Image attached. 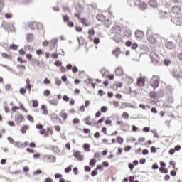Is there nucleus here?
I'll return each mask as SVG.
<instances>
[{"mask_svg":"<svg viewBox=\"0 0 182 182\" xmlns=\"http://www.w3.org/2000/svg\"><path fill=\"white\" fill-rule=\"evenodd\" d=\"M36 128L40 130L39 134L44 136V137H49L50 135L52 136L53 134V131L51 128L43 129L42 124L36 125Z\"/></svg>","mask_w":182,"mask_h":182,"instance_id":"f03ea898","label":"nucleus"},{"mask_svg":"<svg viewBox=\"0 0 182 182\" xmlns=\"http://www.w3.org/2000/svg\"><path fill=\"white\" fill-rule=\"evenodd\" d=\"M97 21L103 22V21H105L106 18L103 14H97Z\"/></svg>","mask_w":182,"mask_h":182,"instance_id":"bb28decb","label":"nucleus"},{"mask_svg":"<svg viewBox=\"0 0 182 182\" xmlns=\"http://www.w3.org/2000/svg\"><path fill=\"white\" fill-rule=\"evenodd\" d=\"M43 83H44V85H50V80L49 79H48L47 77H46L44 79V81H43Z\"/></svg>","mask_w":182,"mask_h":182,"instance_id":"ea45409f","label":"nucleus"},{"mask_svg":"<svg viewBox=\"0 0 182 182\" xmlns=\"http://www.w3.org/2000/svg\"><path fill=\"white\" fill-rule=\"evenodd\" d=\"M17 68L18 70H20V72H18V75H23V71L26 70V66L21 64V65H18Z\"/></svg>","mask_w":182,"mask_h":182,"instance_id":"6ab92c4d","label":"nucleus"},{"mask_svg":"<svg viewBox=\"0 0 182 182\" xmlns=\"http://www.w3.org/2000/svg\"><path fill=\"white\" fill-rule=\"evenodd\" d=\"M73 156L77 161H82L83 160V155L80 151H74Z\"/></svg>","mask_w":182,"mask_h":182,"instance_id":"6e6552de","label":"nucleus"},{"mask_svg":"<svg viewBox=\"0 0 182 182\" xmlns=\"http://www.w3.org/2000/svg\"><path fill=\"white\" fill-rule=\"evenodd\" d=\"M63 20L65 22H70V17H68L67 15L63 16Z\"/></svg>","mask_w":182,"mask_h":182,"instance_id":"de8ad7c7","label":"nucleus"},{"mask_svg":"<svg viewBox=\"0 0 182 182\" xmlns=\"http://www.w3.org/2000/svg\"><path fill=\"white\" fill-rule=\"evenodd\" d=\"M36 55H38V56H41V55H42L44 54L43 51L41 49L37 50L36 51Z\"/></svg>","mask_w":182,"mask_h":182,"instance_id":"c03bdc74","label":"nucleus"},{"mask_svg":"<svg viewBox=\"0 0 182 182\" xmlns=\"http://www.w3.org/2000/svg\"><path fill=\"white\" fill-rule=\"evenodd\" d=\"M4 25H6L7 26H9V28H7L6 29L9 30V32H14V25H12L11 23H4L3 24V26Z\"/></svg>","mask_w":182,"mask_h":182,"instance_id":"b1692460","label":"nucleus"},{"mask_svg":"<svg viewBox=\"0 0 182 182\" xmlns=\"http://www.w3.org/2000/svg\"><path fill=\"white\" fill-rule=\"evenodd\" d=\"M4 17L6 18H12V14L11 13H7L6 14H4Z\"/></svg>","mask_w":182,"mask_h":182,"instance_id":"864d4df0","label":"nucleus"},{"mask_svg":"<svg viewBox=\"0 0 182 182\" xmlns=\"http://www.w3.org/2000/svg\"><path fill=\"white\" fill-rule=\"evenodd\" d=\"M120 48H117L112 51V55H114L116 58H118L119 55H120Z\"/></svg>","mask_w":182,"mask_h":182,"instance_id":"c85d7f7f","label":"nucleus"},{"mask_svg":"<svg viewBox=\"0 0 182 182\" xmlns=\"http://www.w3.org/2000/svg\"><path fill=\"white\" fill-rule=\"evenodd\" d=\"M20 108L21 110H23L24 112L27 113L28 111L27 109L25 108V107L23 106V105L22 103H20V107H18Z\"/></svg>","mask_w":182,"mask_h":182,"instance_id":"37998d69","label":"nucleus"},{"mask_svg":"<svg viewBox=\"0 0 182 182\" xmlns=\"http://www.w3.org/2000/svg\"><path fill=\"white\" fill-rule=\"evenodd\" d=\"M66 23H68V26L69 28H73L74 23L73 21H67Z\"/></svg>","mask_w":182,"mask_h":182,"instance_id":"680f3d73","label":"nucleus"},{"mask_svg":"<svg viewBox=\"0 0 182 182\" xmlns=\"http://www.w3.org/2000/svg\"><path fill=\"white\" fill-rule=\"evenodd\" d=\"M114 73H115L116 76L122 77L124 75V72L122 67H118L117 68L115 69Z\"/></svg>","mask_w":182,"mask_h":182,"instance_id":"9b49d317","label":"nucleus"},{"mask_svg":"<svg viewBox=\"0 0 182 182\" xmlns=\"http://www.w3.org/2000/svg\"><path fill=\"white\" fill-rule=\"evenodd\" d=\"M80 23L85 26H88L90 25V21H88V20L85 18H82L80 19Z\"/></svg>","mask_w":182,"mask_h":182,"instance_id":"4be33fe9","label":"nucleus"},{"mask_svg":"<svg viewBox=\"0 0 182 182\" xmlns=\"http://www.w3.org/2000/svg\"><path fill=\"white\" fill-rule=\"evenodd\" d=\"M109 76V70H106L104 72V73L102 74V77H107Z\"/></svg>","mask_w":182,"mask_h":182,"instance_id":"09e8293b","label":"nucleus"},{"mask_svg":"<svg viewBox=\"0 0 182 182\" xmlns=\"http://www.w3.org/2000/svg\"><path fill=\"white\" fill-rule=\"evenodd\" d=\"M28 129H29L28 125H23V127H21V133L25 134L26 133V130H28Z\"/></svg>","mask_w":182,"mask_h":182,"instance_id":"c756f323","label":"nucleus"},{"mask_svg":"<svg viewBox=\"0 0 182 182\" xmlns=\"http://www.w3.org/2000/svg\"><path fill=\"white\" fill-rule=\"evenodd\" d=\"M32 107L33 108H37L38 107V102L37 100H32Z\"/></svg>","mask_w":182,"mask_h":182,"instance_id":"f704fd0d","label":"nucleus"},{"mask_svg":"<svg viewBox=\"0 0 182 182\" xmlns=\"http://www.w3.org/2000/svg\"><path fill=\"white\" fill-rule=\"evenodd\" d=\"M126 79H127V81L128 82V83L131 84L133 82V80L131 77H127Z\"/></svg>","mask_w":182,"mask_h":182,"instance_id":"69168bd1","label":"nucleus"},{"mask_svg":"<svg viewBox=\"0 0 182 182\" xmlns=\"http://www.w3.org/2000/svg\"><path fill=\"white\" fill-rule=\"evenodd\" d=\"M15 120L18 124L21 123L23 121V115L18 113L17 115H16Z\"/></svg>","mask_w":182,"mask_h":182,"instance_id":"dca6fc26","label":"nucleus"},{"mask_svg":"<svg viewBox=\"0 0 182 182\" xmlns=\"http://www.w3.org/2000/svg\"><path fill=\"white\" fill-rule=\"evenodd\" d=\"M148 4L151 8H156L158 6V3L154 0H149Z\"/></svg>","mask_w":182,"mask_h":182,"instance_id":"aec40b11","label":"nucleus"},{"mask_svg":"<svg viewBox=\"0 0 182 182\" xmlns=\"http://www.w3.org/2000/svg\"><path fill=\"white\" fill-rule=\"evenodd\" d=\"M43 95H44L45 97H49L50 95V91L49 90H46L44 92H43Z\"/></svg>","mask_w":182,"mask_h":182,"instance_id":"58836bf2","label":"nucleus"},{"mask_svg":"<svg viewBox=\"0 0 182 182\" xmlns=\"http://www.w3.org/2000/svg\"><path fill=\"white\" fill-rule=\"evenodd\" d=\"M58 39L54 38L51 40V43H53V46H55L58 44Z\"/></svg>","mask_w":182,"mask_h":182,"instance_id":"338daca9","label":"nucleus"},{"mask_svg":"<svg viewBox=\"0 0 182 182\" xmlns=\"http://www.w3.org/2000/svg\"><path fill=\"white\" fill-rule=\"evenodd\" d=\"M60 117H62L63 121L65 122L68 119V114L61 111L59 114Z\"/></svg>","mask_w":182,"mask_h":182,"instance_id":"412c9836","label":"nucleus"},{"mask_svg":"<svg viewBox=\"0 0 182 182\" xmlns=\"http://www.w3.org/2000/svg\"><path fill=\"white\" fill-rule=\"evenodd\" d=\"M116 125L119 126V129L124 132H127L129 130V125L124 123L123 120H118L116 122Z\"/></svg>","mask_w":182,"mask_h":182,"instance_id":"39448f33","label":"nucleus"},{"mask_svg":"<svg viewBox=\"0 0 182 182\" xmlns=\"http://www.w3.org/2000/svg\"><path fill=\"white\" fill-rule=\"evenodd\" d=\"M151 168H153V170H156L159 168V166L158 164L154 163V165L151 166Z\"/></svg>","mask_w":182,"mask_h":182,"instance_id":"0e129e2a","label":"nucleus"},{"mask_svg":"<svg viewBox=\"0 0 182 182\" xmlns=\"http://www.w3.org/2000/svg\"><path fill=\"white\" fill-rule=\"evenodd\" d=\"M91 118L90 117H87L85 119H84V121L85 122V124L90 125L91 124Z\"/></svg>","mask_w":182,"mask_h":182,"instance_id":"4c0bfd02","label":"nucleus"},{"mask_svg":"<svg viewBox=\"0 0 182 182\" xmlns=\"http://www.w3.org/2000/svg\"><path fill=\"white\" fill-rule=\"evenodd\" d=\"M7 124H9L10 127H14L15 126V123L13 121H9L7 122Z\"/></svg>","mask_w":182,"mask_h":182,"instance_id":"774afa93","label":"nucleus"},{"mask_svg":"<svg viewBox=\"0 0 182 182\" xmlns=\"http://www.w3.org/2000/svg\"><path fill=\"white\" fill-rule=\"evenodd\" d=\"M159 172L164 174L168 173V170L165 167H160L159 168Z\"/></svg>","mask_w":182,"mask_h":182,"instance_id":"2f4dec72","label":"nucleus"},{"mask_svg":"<svg viewBox=\"0 0 182 182\" xmlns=\"http://www.w3.org/2000/svg\"><path fill=\"white\" fill-rule=\"evenodd\" d=\"M149 57H150L151 63H153L154 64H156L159 63V57L155 53H151Z\"/></svg>","mask_w":182,"mask_h":182,"instance_id":"423d86ee","label":"nucleus"},{"mask_svg":"<svg viewBox=\"0 0 182 182\" xmlns=\"http://www.w3.org/2000/svg\"><path fill=\"white\" fill-rule=\"evenodd\" d=\"M58 117L57 114L53 113V114L50 115V119H58Z\"/></svg>","mask_w":182,"mask_h":182,"instance_id":"49530a36","label":"nucleus"},{"mask_svg":"<svg viewBox=\"0 0 182 182\" xmlns=\"http://www.w3.org/2000/svg\"><path fill=\"white\" fill-rule=\"evenodd\" d=\"M4 5L5 4L4 3V1L2 0H0V12L2 11Z\"/></svg>","mask_w":182,"mask_h":182,"instance_id":"e2e57ef3","label":"nucleus"},{"mask_svg":"<svg viewBox=\"0 0 182 182\" xmlns=\"http://www.w3.org/2000/svg\"><path fill=\"white\" fill-rule=\"evenodd\" d=\"M180 150H181V146L177 145L174 147V149H169L168 154L169 155L173 156L176 151H179Z\"/></svg>","mask_w":182,"mask_h":182,"instance_id":"ddd939ff","label":"nucleus"},{"mask_svg":"<svg viewBox=\"0 0 182 182\" xmlns=\"http://www.w3.org/2000/svg\"><path fill=\"white\" fill-rule=\"evenodd\" d=\"M83 149H84V151H90V145L85 144L83 145Z\"/></svg>","mask_w":182,"mask_h":182,"instance_id":"c9c22d12","label":"nucleus"},{"mask_svg":"<svg viewBox=\"0 0 182 182\" xmlns=\"http://www.w3.org/2000/svg\"><path fill=\"white\" fill-rule=\"evenodd\" d=\"M100 42V40L99 38H94V43H95V45L99 44Z\"/></svg>","mask_w":182,"mask_h":182,"instance_id":"bf43d9fd","label":"nucleus"},{"mask_svg":"<svg viewBox=\"0 0 182 182\" xmlns=\"http://www.w3.org/2000/svg\"><path fill=\"white\" fill-rule=\"evenodd\" d=\"M27 119L32 123L34 122V118L31 115H27Z\"/></svg>","mask_w":182,"mask_h":182,"instance_id":"8fccbe9b","label":"nucleus"},{"mask_svg":"<svg viewBox=\"0 0 182 182\" xmlns=\"http://www.w3.org/2000/svg\"><path fill=\"white\" fill-rule=\"evenodd\" d=\"M148 41L151 44H155L156 43V35L154 33L149 35Z\"/></svg>","mask_w":182,"mask_h":182,"instance_id":"9d476101","label":"nucleus"},{"mask_svg":"<svg viewBox=\"0 0 182 182\" xmlns=\"http://www.w3.org/2000/svg\"><path fill=\"white\" fill-rule=\"evenodd\" d=\"M164 64H165L166 66H168L171 64V60L168 59L164 60Z\"/></svg>","mask_w":182,"mask_h":182,"instance_id":"a18cd8bd","label":"nucleus"},{"mask_svg":"<svg viewBox=\"0 0 182 182\" xmlns=\"http://www.w3.org/2000/svg\"><path fill=\"white\" fill-rule=\"evenodd\" d=\"M55 84H56L57 86H60L61 84H62V82L59 79H55Z\"/></svg>","mask_w":182,"mask_h":182,"instance_id":"052dcab7","label":"nucleus"},{"mask_svg":"<svg viewBox=\"0 0 182 182\" xmlns=\"http://www.w3.org/2000/svg\"><path fill=\"white\" fill-rule=\"evenodd\" d=\"M130 150H132V146H124V151L125 152H128Z\"/></svg>","mask_w":182,"mask_h":182,"instance_id":"603ef678","label":"nucleus"},{"mask_svg":"<svg viewBox=\"0 0 182 182\" xmlns=\"http://www.w3.org/2000/svg\"><path fill=\"white\" fill-rule=\"evenodd\" d=\"M45 159H46V161L48 163L55 162V160H56L55 157L52 155L45 156Z\"/></svg>","mask_w":182,"mask_h":182,"instance_id":"4468645a","label":"nucleus"},{"mask_svg":"<svg viewBox=\"0 0 182 182\" xmlns=\"http://www.w3.org/2000/svg\"><path fill=\"white\" fill-rule=\"evenodd\" d=\"M135 36L136 39H143L144 37V33L143 32V31L141 30H136V33H135Z\"/></svg>","mask_w":182,"mask_h":182,"instance_id":"f8f14e48","label":"nucleus"},{"mask_svg":"<svg viewBox=\"0 0 182 182\" xmlns=\"http://www.w3.org/2000/svg\"><path fill=\"white\" fill-rule=\"evenodd\" d=\"M42 46L43 47H47L48 46H49V41H47L46 40H45L44 41H43Z\"/></svg>","mask_w":182,"mask_h":182,"instance_id":"13d9d810","label":"nucleus"},{"mask_svg":"<svg viewBox=\"0 0 182 182\" xmlns=\"http://www.w3.org/2000/svg\"><path fill=\"white\" fill-rule=\"evenodd\" d=\"M48 103L53 106H58L59 102L58 100H50L48 101Z\"/></svg>","mask_w":182,"mask_h":182,"instance_id":"cd10ccee","label":"nucleus"},{"mask_svg":"<svg viewBox=\"0 0 182 182\" xmlns=\"http://www.w3.org/2000/svg\"><path fill=\"white\" fill-rule=\"evenodd\" d=\"M31 63L32 64L33 66L36 67V66H40L41 63L40 61L36 59L31 60Z\"/></svg>","mask_w":182,"mask_h":182,"instance_id":"a878e982","label":"nucleus"},{"mask_svg":"<svg viewBox=\"0 0 182 182\" xmlns=\"http://www.w3.org/2000/svg\"><path fill=\"white\" fill-rule=\"evenodd\" d=\"M27 146H28V143L27 142L18 144V146H20L21 149H25Z\"/></svg>","mask_w":182,"mask_h":182,"instance_id":"79ce46f5","label":"nucleus"},{"mask_svg":"<svg viewBox=\"0 0 182 182\" xmlns=\"http://www.w3.org/2000/svg\"><path fill=\"white\" fill-rule=\"evenodd\" d=\"M63 100L65 101L66 102H70V97L68 95L63 96Z\"/></svg>","mask_w":182,"mask_h":182,"instance_id":"5fc2aeb1","label":"nucleus"},{"mask_svg":"<svg viewBox=\"0 0 182 182\" xmlns=\"http://www.w3.org/2000/svg\"><path fill=\"white\" fill-rule=\"evenodd\" d=\"M105 122V124L107 125L112 126V119H106L105 117H102L100 120H98L97 122L94 123V125L97 129H99L100 127H102V123Z\"/></svg>","mask_w":182,"mask_h":182,"instance_id":"7ed1b4c3","label":"nucleus"},{"mask_svg":"<svg viewBox=\"0 0 182 182\" xmlns=\"http://www.w3.org/2000/svg\"><path fill=\"white\" fill-rule=\"evenodd\" d=\"M19 92L21 95H26V90L25 88H21L19 90Z\"/></svg>","mask_w":182,"mask_h":182,"instance_id":"6e6d98bb","label":"nucleus"},{"mask_svg":"<svg viewBox=\"0 0 182 182\" xmlns=\"http://www.w3.org/2000/svg\"><path fill=\"white\" fill-rule=\"evenodd\" d=\"M171 21L175 25L181 26L182 23L181 8L179 6H173L171 9Z\"/></svg>","mask_w":182,"mask_h":182,"instance_id":"f257e3e1","label":"nucleus"},{"mask_svg":"<svg viewBox=\"0 0 182 182\" xmlns=\"http://www.w3.org/2000/svg\"><path fill=\"white\" fill-rule=\"evenodd\" d=\"M41 110L43 114L47 115L49 113V112L47 109L46 106H45L44 105H41Z\"/></svg>","mask_w":182,"mask_h":182,"instance_id":"5701e85b","label":"nucleus"},{"mask_svg":"<svg viewBox=\"0 0 182 182\" xmlns=\"http://www.w3.org/2000/svg\"><path fill=\"white\" fill-rule=\"evenodd\" d=\"M146 79V77H140L138 78L136 81V85L139 87H144L145 86V80Z\"/></svg>","mask_w":182,"mask_h":182,"instance_id":"0eeeda50","label":"nucleus"},{"mask_svg":"<svg viewBox=\"0 0 182 182\" xmlns=\"http://www.w3.org/2000/svg\"><path fill=\"white\" fill-rule=\"evenodd\" d=\"M173 75H174V77L182 79V70H180V69L174 70Z\"/></svg>","mask_w":182,"mask_h":182,"instance_id":"2eb2a0df","label":"nucleus"},{"mask_svg":"<svg viewBox=\"0 0 182 182\" xmlns=\"http://www.w3.org/2000/svg\"><path fill=\"white\" fill-rule=\"evenodd\" d=\"M116 142L119 144H123L124 143V139L121 137V136H118L116 137Z\"/></svg>","mask_w":182,"mask_h":182,"instance_id":"7c9ffc66","label":"nucleus"},{"mask_svg":"<svg viewBox=\"0 0 182 182\" xmlns=\"http://www.w3.org/2000/svg\"><path fill=\"white\" fill-rule=\"evenodd\" d=\"M54 129H55L56 132H60L61 131V127L59 125L54 126Z\"/></svg>","mask_w":182,"mask_h":182,"instance_id":"4d7b16f0","label":"nucleus"},{"mask_svg":"<svg viewBox=\"0 0 182 182\" xmlns=\"http://www.w3.org/2000/svg\"><path fill=\"white\" fill-rule=\"evenodd\" d=\"M33 39H34V36H33L31 33L27 34V36H26V40H27L28 42H31Z\"/></svg>","mask_w":182,"mask_h":182,"instance_id":"473e14b6","label":"nucleus"},{"mask_svg":"<svg viewBox=\"0 0 182 182\" xmlns=\"http://www.w3.org/2000/svg\"><path fill=\"white\" fill-rule=\"evenodd\" d=\"M112 31L115 34H120L122 32V28L119 26H114V27H113Z\"/></svg>","mask_w":182,"mask_h":182,"instance_id":"f3484780","label":"nucleus"},{"mask_svg":"<svg viewBox=\"0 0 182 182\" xmlns=\"http://www.w3.org/2000/svg\"><path fill=\"white\" fill-rule=\"evenodd\" d=\"M1 58H3L4 59H7V60H11L12 59L11 55H9L6 53H1Z\"/></svg>","mask_w":182,"mask_h":182,"instance_id":"393cba45","label":"nucleus"},{"mask_svg":"<svg viewBox=\"0 0 182 182\" xmlns=\"http://www.w3.org/2000/svg\"><path fill=\"white\" fill-rule=\"evenodd\" d=\"M165 48L168 50H173L176 48V44L173 41H166L165 43Z\"/></svg>","mask_w":182,"mask_h":182,"instance_id":"1a4fd4ad","label":"nucleus"},{"mask_svg":"<svg viewBox=\"0 0 182 182\" xmlns=\"http://www.w3.org/2000/svg\"><path fill=\"white\" fill-rule=\"evenodd\" d=\"M72 123L73 124H80V119L78 118H75L73 121H72Z\"/></svg>","mask_w":182,"mask_h":182,"instance_id":"3c124183","label":"nucleus"},{"mask_svg":"<svg viewBox=\"0 0 182 182\" xmlns=\"http://www.w3.org/2000/svg\"><path fill=\"white\" fill-rule=\"evenodd\" d=\"M160 78L158 75H154L150 80V85L154 89H156L159 86Z\"/></svg>","mask_w":182,"mask_h":182,"instance_id":"20e7f679","label":"nucleus"},{"mask_svg":"<svg viewBox=\"0 0 182 182\" xmlns=\"http://www.w3.org/2000/svg\"><path fill=\"white\" fill-rule=\"evenodd\" d=\"M50 58H51L52 59H58V55L57 53H51V55H50Z\"/></svg>","mask_w":182,"mask_h":182,"instance_id":"a19ab883","label":"nucleus"},{"mask_svg":"<svg viewBox=\"0 0 182 182\" xmlns=\"http://www.w3.org/2000/svg\"><path fill=\"white\" fill-rule=\"evenodd\" d=\"M122 118L124 119H129V113L124 112L122 114Z\"/></svg>","mask_w":182,"mask_h":182,"instance_id":"72a5a7b5","label":"nucleus"},{"mask_svg":"<svg viewBox=\"0 0 182 182\" xmlns=\"http://www.w3.org/2000/svg\"><path fill=\"white\" fill-rule=\"evenodd\" d=\"M18 46L15 44H11L9 46V49L10 50H18Z\"/></svg>","mask_w":182,"mask_h":182,"instance_id":"e433bc0d","label":"nucleus"},{"mask_svg":"<svg viewBox=\"0 0 182 182\" xmlns=\"http://www.w3.org/2000/svg\"><path fill=\"white\" fill-rule=\"evenodd\" d=\"M26 89L28 90V92H31L32 85L30 84L29 78H26Z\"/></svg>","mask_w":182,"mask_h":182,"instance_id":"a211bd4d","label":"nucleus"}]
</instances>
